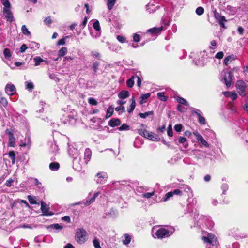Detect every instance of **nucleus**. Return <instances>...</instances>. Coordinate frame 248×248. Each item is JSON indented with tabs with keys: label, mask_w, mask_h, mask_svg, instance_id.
<instances>
[{
	"label": "nucleus",
	"mask_w": 248,
	"mask_h": 248,
	"mask_svg": "<svg viewBox=\"0 0 248 248\" xmlns=\"http://www.w3.org/2000/svg\"><path fill=\"white\" fill-rule=\"evenodd\" d=\"M50 228L55 229L56 230H61L62 228V227L59 224H54L50 226Z\"/></svg>",
	"instance_id": "obj_49"
},
{
	"label": "nucleus",
	"mask_w": 248,
	"mask_h": 248,
	"mask_svg": "<svg viewBox=\"0 0 248 248\" xmlns=\"http://www.w3.org/2000/svg\"><path fill=\"white\" fill-rule=\"evenodd\" d=\"M5 91L8 95L11 96L16 93V88L14 84L8 83L5 86Z\"/></svg>",
	"instance_id": "obj_9"
},
{
	"label": "nucleus",
	"mask_w": 248,
	"mask_h": 248,
	"mask_svg": "<svg viewBox=\"0 0 248 248\" xmlns=\"http://www.w3.org/2000/svg\"><path fill=\"white\" fill-rule=\"evenodd\" d=\"M92 156V151L89 148H86L84 153L85 163L87 164L90 160Z\"/></svg>",
	"instance_id": "obj_15"
},
{
	"label": "nucleus",
	"mask_w": 248,
	"mask_h": 248,
	"mask_svg": "<svg viewBox=\"0 0 248 248\" xmlns=\"http://www.w3.org/2000/svg\"><path fill=\"white\" fill-rule=\"evenodd\" d=\"M176 99L177 101L179 103L183 104V105H185L186 106H189V103L185 99H184L181 97L178 96H176Z\"/></svg>",
	"instance_id": "obj_23"
},
{
	"label": "nucleus",
	"mask_w": 248,
	"mask_h": 248,
	"mask_svg": "<svg viewBox=\"0 0 248 248\" xmlns=\"http://www.w3.org/2000/svg\"><path fill=\"white\" fill-rule=\"evenodd\" d=\"M193 134L196 138L199 144L201 146H204L206 147H209V144L208 142L204 139L203 137L197 132H193Z\"/></svg>",
	"instance_id": "obj_7"
},
{
	"label": "nucleus",
	"mask_w": 248,
	"mask_h": 248,
	"mask_svg": "<svg viewBox=\"0 0 248 248\" xmlns=\"http://www.w3.org/2000/svg\"><path fill=\"white\" fill-rule=\"evenodd\" d=\"M236 87L239 94L242 96H245L246 94V84L242 80H238L236 82Z\"/></svg>",
	"instance_id": "obj_5"
},
{
	"label": "nucleus",
	"mask_w": 248,
	"mask_h": 248,
	"mask_svg": "<svg viewBox=\"0 0 248 248\" xmlns=\"http://www.w3.org/2000/svg\"><path fill=\"white\" fill-rule=\"evenodd\" d=\"M113 108H108V109L107 110V112H106V118H108L110 117V116H111V115L113 114Z\"/></svg>",
	"instance_id": "obj_45"
},
{
	"label": "nucleus",
	"mask_w": 248,
	"mask_h": 248,
	"mask_svg": "<svg viewBox=\"0 0 248 248\" xmlns=\"http://www.w3.org/2000/svg\"><path fill=\"white\" fill-rule=\"evenodd\" d=\"M173 196L172 191L169 192L167 193L163 197V201H168L170 197H172Z\"/></svg>",
	"instance_id": "obj_36"
},
{
	"label": "nucleus",
	"mask_w": 248,
	"mask_h": 248,
	"mask_svg": "<svg viewBox=\"0 0 248 248\" xmlns=\"http://www.w3.org/2000/svg\"><path fill=\"white\" fill-rule=\"evenodd\" d=\"M0 103L4 107H7L8 105L7 99L3 97H0Z\"/></svg>",
	"instance_id": "obj_41"
},
{
	"label": "nucleus",
	"mask_w": 248,
	"mask_h": 248,
	"mask_svg": "<svg viewBox=\"0 0 248 248\" xmlns=\"http://www.w3.org/2000/svg\"><path fill=\"white\" fill-rule=\"evenodd\" d=\"M162 30V27L160 28H153L148 30V31L152 33H158L161 32Z\"/></svg>",
	"instance_id": "obj_30"
},
{
	"label": "nucleus",
	"mask_w": 248,
	"mask_h": 248,
	"mask_svg": "<svg viewBox=\"0 0 248 248\" xmlns=\"http://www.w3.org/2000/svg\"><path fill=\"white\" fill-rule=\"evenodd\" d=\"M129 129V125L125 124H123L122 126L119 127V130L120 131L127 130Z\"/></svg>",
	"instance_id": "obj_47"
},
{
	"label": "nucleus",
	"mask_w": 248,
	"mask_h": 248,
	"mask_svg": "<svg viewBox=\"0 0 248 248\" xmlns=\"http://www.w3.org/2000/svg\"><path fill=\"white\" fill-rule=\"evenodd\" d=\"M97 179L96 181L98 184H105L107 181L108 175L107 173L105 172H99L96 174Z\"/></svg>",
	"instance_id": "obj_8"
},
{
	"label": "nucleus",
	"mask_w": 248,
	"mask_h": 248,
	"mask_svg": "<svg viewBox=\"0 0 248 248\" xmlns=\"http://www.w3.org/2000/svg\"><path fill=\"white\" fill-rule=\"evenodd\" d=\"M62 220L67 222H68V223L70 222V221H71L70 217L68 216H65L63 217H62Z\"/></svg>",
	"instance_id": "obj_57"
},
{
	"label": "nucleus",
	"mask_w": 248,
	"mask_h": 248,
	"mask_svg": "<svg viewBox=\"0 0 248 248\" xmlns=\"http://www.w3.org/2000/svg\"><path fill=\"white\" fill-rule=\"evenodd\" d=\"M178 142L180 143L184 144V147L185 148H187L188 146V143L187 142V140L184 137H180L179 138Z\"/></svg>",
	"instance_id": "obj_22"
},
{
	"label": "nucleus",
	"mask_w": 248,
	"mask_h": 248,
	"mask_svg": "<svg viewBox=\"0 0 248 248\" xmlns=\"http://www.w3.org/2000/svg\"><path fill=\"white\" fill-rule=\"evenodd\" d=\"M93 243L95 248H101L100 245V241L97 237H94Z\"/></svg>",
	"instance_id": "obj_32"
},
{
	"label": "nucleus",
	"mask_w": 248,
	"mask_h": 248,
	"mask_svg": "<svg viewBox=\"0 0 248 248\" xmlns=\"http://www.w3.org/2000/svg\"><path fill=\"white\" fill-rule=\"evenodd\" d=\"M158 98L162 101L167 100V97L164 95L163 93L159 92L157 94Z\"/></svg>",
	"instance_id": "obj_42"
},
{
	"label": "nucleus",
	"mask_w": 248,
	"mask_h": 248,
	"mask_svg": "<svg viewBox=\"0 0 248 248\" xmlns=\"http://www.w3.org/2000/svg\"><path fill=\"white\" fill-rule=\"evenodd\" d=\"M67 48L66 47H62L58 51L59 57H63L67 53Z\"/></svg>",
	"instance_id": "obj_27"
},
{
	"label": "nucleus",
	"mask_w": 248,
	"mask_h": 248,
	"mask_svg": "<svg viewBox=\"0 0 248 248\" xmlns=\"http://www.w3.org/2000/svg\"><path fill=\"white\" fill-rule=\"evenodd\" d=\"M232 80V75L231 72L227 73H225L224 77V82L227 88L230 87L231 82Z\"/></svg>",
	"instance_id": "obj_10"
},
{
	"label": "nucleus",
	"mask_w": 248,
	"mask_h": 248,
	"mask_svg": "<svg viewBox=\"0 0 248 248\" xmlns=\"http://www.w3.org/2000/svg\"><path fill=\"white\" fill-rule=\"evenodd\" d=\"M236 59V57L233 55H231L228 56L226 57L224 60V63L226 65H228L230 64L232 61L235 60Z\"/></svg>",
	"instance_id": "obj_18"
},
{
	"label": "nucleus",
	"mask_w": 248,
	"mask_h": 248,
	"mask_svg": "<svg viewBox=\"0 0 248 248\" xmlns=\"http://www.w3.org/2000/svg\"><path fill=\"white\" fill-rule=\"evenodd\" d=\"M131 100H132V102L129 106V108H128V109H127V111L129 113L132 112L135 109V106H136V102H135L134 97L132 98Z\"/></svg>",
	"instance_id": "obj_25"
},
{
	"label": "nucleus",
	"mask_w": 248,
	"mask_h": 248,
	"mask_svg": "<svg viewBox=\"0 0 248 248\" xmlns=\"http://www.w3.org/2000/svg\"><path fill=\"white\" fill-rule=\"evenodd\" d=\"M41 210L44 215L48 216L53 215L52 213H50L49 212V205H47L43 201L41 202Z\"/></svg>",
	"instance_id": "obj_12"
},
{
	"label": "nucleus",
	"mask_w": 248,
	"mask_h": 248,
	"mask_svg": "<svg viewBox=\"0 0 248 248\" xmlns=\"http://www.w3.org/2000/svg\"><path fill=\"white\" fill-rule=\"evenodd\" d=\"M3 54L6 58H9L11 56V54L10 49L8 48H5L3 51Z\"/></svg>",
	"instance_id": "obj_38"
},
{
	"label": "nucleus",
	"mask_w": 248,
	"mask_h": 248,
	"mask_svg": "<svg viewBox=\"0 0 248 248\" xmlns=\"http://www.w3.org/2000/svg\"><path fill=\"white\" fill-rule=\"evenodd\" d=\"M224 56V53L222 51H220V52H219L218 53H217L216 54V56H215V57L216 58H217V59H221L223 58Z\"/></svg>",
	"instance_id": "obj_55"
},
{
	"label": "nucleus",
	"mask_w": 248,
	"mask_h": 248,
	"mask_svg": "<svg viewBox=\"0 0 248 248\" xmlns=\"http://www.w3.org/2000/svg\"><path fill=\"white\" fill-rule=\"evenodd\" d=\"M154 195V192H148V193H144L142 195V196L143 197L149 199V198H150Z\"/></svg>",
	"instance_id": "obj_50"
},
{
	"label": "nucleus",
	"mask_w": 248,
	"mask_h": 248,
	"mask_svg": "<svg viewBox=\"0 0 248 248\" xmlns=\"http://www.w3.org/2000/svg\"><path fill=\"white\" fill-rule=\"evenodd\" d=\"M21 30L23 33L26 35H30V32L28 31L25 25H23L21 27Z\"/></svg>",
	"instance_id": "obj_43"
},
{
	"label": "nucleus",
	"mask_w": 248,
	"mask_h": 248,
	"mask_svg": "<svg viewBox=\"0 0 248 248\" xmlns=\"http://www.w3.org/2000/svg\"><path fill=\"white\" fill-rule=\"evenodd\" d=\"M33 60L35 62V66L39 65L41 62L44 61V60H43L40 57H35L34 58Z\"/></svg>",
	"instance_id": "obj_34"
},
{
	"label": "nucleus",
	"mask_w": 248,
	"mask_h": 248,
	"mask_svg": "<svg viewBox=\"0 0 248 248\" xmlns=\"http://www.w3.org/2000/svg\"><path fill=\"white\" fill-rule=\"evenodd\" d=\"M133 40L136 42H139L140 41V36L139 35L135 34L133 36Z\"/></svg>",
	"instance_id": "obj_58"
},
{
	"label": "nucleus",
	"mask_w": 248,
	"mask_h": 248,
	"mask_svg": "<svg viewBox=\"0 0 248 248\" xmlns=\"http://www.w3.org/2000/svg\"><path fill=\"white\" fill-rule=\"evenodd\" d=\"M68 152L69 155L74 159L73 165H74L76 161V159L79 155V151L78 149L71 147L69 149Z\"/></svg>",
	"instance_id": "obj_11"
},
{
	"label": "nucleus",
	"mask_w": 248,
	"mask_h": 248,
	"mask_svg": "<svg viewBox=\"0 0 248 248\" xmlns=\"http://www.w3.org/2000/svg\"><path fill=\"white\" fill-rule=\"evenodd\" d=\"M173 195H181L182 193V191L179 189H175L173 191H172Z\"/></svg>",
	"instance_id": "obj_64"
},
{
	"label": "nucleus",
	"mask_w": 248,
	"mask_h": 248,
	"mask_svg": "<svg viewBox=\"0 0 248 248\" xmlns=\"http://www.w3.org/2000/svg\"><path fill=\"white\" fill-rule=\"evenodd\" d=\"M1 3L4 6L3 8H10L11 5L8 0H1Z\"/></svg>",
	"instance_id": "obj_39"
},
{
	"label": "nucleus",
	"mask_w": 248,
	"mask_h": 248,
	"mask_svg": "<svg viewBox=\"0 0 248 248\" xmlns=\"http://www.w3.org/2000/svg\"><path fill=\"white\" fill-rule=\"evenodd\" d=\"M88 102L93 106H96L98 104L97 101L94 98L92 97L88 99Z\"/></svg>",
	"instance_id": "obj_46"
},
{
	"label": "nucleus",
	"mask_w": 248,
	"mask_h": 248,
	"mask_svg": "<svg viewBox=\"0 0 248 248\" xmlns=\"http://www.w3.org/2000/svg\"><path fill=\"white\" fill-rule=\"evenodd\" d=\"M138 133L144 137L149 139L153 141H158L159 138L157 135L154 134L144 129H139Z\"/></svg>",
	"instance_id": "obj_4"
},
{
	"label": "nucleus",
	"mask_w": 248,
	"mask_h": 248,
	"mask_svg": "<svg viewBox=\"0 0 248 248\" xmlns=\"http://www.w3.org/2000/svg\"><path fill=\"white\" fill-rule=\"evenodd\" d=\"M183 126L181 124H176L174 126V129L177 132H180L182 130Z\"/></svg>",
	"instance_id": "obj_52"
},
{
	"label": "nucleus",
	"mask_w": 248,
	"mask_h": 248,
	"mask_svg": "<svg viewBox=\"0 0 248 248\" xmlns=\"http://www.w3.org/2000/svg\"><path fill=\"white\" fill-rule=\"evenodd\" d=\"M89 239V234L83 228H78L75 234V240L79 244L85 243Z\"/></svg>",
	"instance_id": "obj_3"
},
{
	"label": "nucleus",
	"mask_w": 248,
	"mask_h": 248,
	"mask_svg": "<svg viewBox=\"0 0 248 248\" xmlns=\"http://www.w3.org/2000/svg\"><path fill=\"white\" fill-rule=\"evenodd\" d=\"M202 240L204 242H207L211 244L213 246H217L218 242L217 238L213 234H209L207 237L202 236Z\"/></svg>",
	"instance_id": "obj_6"
},
{
	"label": "nucleus",
	"mask_w": 248,
	"mask_h": 248,
	"mask_svg": "<svg viewBox=\"0 0 248 248\" xmlns=\"http://www.w3.org/2000/svg\"><path fill=\"white\" fill-rule=\"evenodd\" d=\"M3 15L8 21L12 22L13 20V16L10 8H3Z\"/></svg>",
	"instance_id": "obj_13"
},
{
	"label": "nucleus",
	"mask_w": 248,
	"mask_h": 248,
	"mask_svg": "<svg viewBox=\"0 0 248 248\" xmlns=\"http://www.w3.org/2000/svg\"><path fill=\"white\" fill-rule=\"evenodd\" d=\"M99 194H100L99 192H96V193H94L92 198H91L89 200H86V201L84 202V205L85 206L90 205L91 203H92L93 202H94L95 199L96 198V197H98V196L99 195Z\"/></svg>",
	"instance_id": "obj_17"
},
{
	"label": "nucleus",
	"mask_w": 248,
	"mask_h": 248,
	"mask_svg": "<svg viewBox=\"0 0 248 248\" xmlns=\"http://www.w3.org/2000/svg\"><path fill=\"white\" fill-rule=\"evenodd\" d=\"M204 8L202 7H198L196 10V13L199 15L201 16L204 13Z\"/></svg>",
	"instance_id": "obj_40"
},
{
	"label": "nucleus",
	"mask_w": 248,
	"mask_h": 248,
	"mask_svg": "<svg viewBox=\"0 0 248 248\" xmlns=\"http://www.w3.org/2000/svg\"><path fill=\"white\" fill-rule=\"evenodd\" d=\"M116 0H108L107 4L108 9L109 10L112 9L116 3Z\"/></svg>",
	"instance_id": "obj_29"
},
{
	"label": "nucleus",
	"mask_w": 248,
	"mask_h": 248,
	"mask_svg": "<svg viewBox=\"0 0 248 248\" xmlns=\"http://www.w3.org/2000/svg\"><path fill=\"white\" fill-rule=\"evenodd\" d=\"M5 134L8 138V146L15 147L16 145V137L18 138L19 132L15 129H7L5 130Z\"/></svg>",
	"instance_id": "obj_2"
},
{
	"label": "nucleus",
	"mask_w": 248,
	"mask_h": 248,
	"mask_svg": "<svg viewBox=\"0 0 248 248\" xmlns=\"http://www.w3.org/2000/svg\"><path fill=\"white\" fill-rule=\"evenodd\" d=\"M122 241L124 244L127 245L131 241V237L128 234H124L122 237Z\"/></svg>",
	"instance_id": "obj_20"
},
{
	"label": "nucleus",
	"mask_w": 248,
	"mask_h": 248,
	"mask_svg": "<svg viewBox=\"0 0 248 248\" xmlns=\"http://www.w3.org/2000/svg\"><path fill=\"white\" fill-rule=\"evenodd\" d=\"M8 155L10 158H11L12 160V163L13 164H14L16 162V158H15V154L14 151H10L8 153Z\"/></svg>",
	"instance_id": "obj_31"
},
{
	"label": "nucleus",
	"mask_w": 248,
	"mask_h": 248,
	"mask_svg": "<svg viewBox=\"0 0 248 248\" xmlns=\"http://www.w3.org/2000/svg\"><path fill=\"white\" fill-rule=\"evenodd\" d=\"M49 167L52 170H56L59 169L60 165L57 162H52L49 164Z\"/></svg>",
	"instance_id": "obj_24"
},
{
	"label": "nucleus",
	"mask_w": 248,
	"mask_h": 248,
	"mask_svg": "<svg viewBox=\"0 0 248 248\" xmlns=\"http://www.w3.org/2000/svg\"><path fill=\"white\" fill-rule=\"evenodd\" d=\"M214 17L218 20L219 23H221L222 22L226 21L225 18L224 16H221L219 13L217 12L216 10L214 12Z\"/></svg>",
	"instance_id": "obj_14"
},
{
	"label": "nucleus",
	"mask_w": 248,
	"mask_h": 248,
	"mask_svg": "<svg viewBox=\"0 0 248 248\" xmlns=\"http://www.w3.org/2000/svg\"><path fill=\"white\" fill-rule=\"evenodd\" d=\"M93 28L96 31H100L101 30L100 27V24L98 20H96L93 24Z\"/></svg>",
	"instance_id": "obj_37"
},
{
	"label": "nucleus",
	"mask_w": 248,
	"mask_h": 248,
	"mask_svg": "<svg viewBox=\"0 0 248 248\" xmlns=\"http://www.w3.org/2000/svg\"><path fill=\"white\" fill-rule=\"evenodd\" d=\"M26 89L29 90H32L34 88V85L33 83L31 82H25Z\"/></svg>",
	"instance_id": "obj_44"
},
{
	"label": "nucleus",
	"mask_w": 248,
	"mask_h": 248,
	"mask_svg": "<svg viewBox=\"0 0 248 248\" xmlns=\"http://www.w3.org/2000/svg\"><path fill=\"white\" fill-rule=\"evenodd\" d=\"M135 78L134 76H132L131 78L128 79L126 81V85L129 88H132L134 84V79Z\"/></svg>",
	"instance_id": "obj_28"
},
{
	"label": "nucleus",
	"mask_w": 248,
	"mask_h": 248,
	"mask_svg": "<svg viewBox=\"0 0 248 248\" xmlns=\"http://www.w3.org/2000/svg\"><path fill=\"white\" fill-rule=\"evenodd\" d=\"M129 96V93L126 90H123L121 91L118 94V97L120 99H125Z\"/></svg>",
	"instance_id": "obj_19"
},
{
	"label": "nucleus",
	"mask_w": 248,
	"mask_h": 248,
	"mask_svg": "<svg viewBox=\"0 0 248 248\" xmlns=\"http://www.w3.org/2000/svg\"><path fill=\"white\" fill-rule=\"evenodd\" d=\"M44 22L46 24L49 25L52 23V20L50 18V17L48 16L44 19Z\"/></svg>",
	"instance_id": "obj_54"
},
{
	"label": "nucleus",
	"mask_w": 248,
	"mask_h": 248,
	"mask_svg": "<svg viewBox=\"0 0 248 248\" xmlns=\"http://www.w3.org/2000/svg\"><path fill=\"white\" fill-rule=\"evenodd\" d=\"M14 182L12 179H9L6 181V185L8 187H10L11 186L12 183Z\"/></svg>",
	"instance_id": "obj_63"
},
{
	"label": "nucleus",
	"mask_w": 248,
	"mask_h": 248,
	"mask_svg": "<svg viewBox=\"0 0 248 248\" xmlns=\"http://www.w3.org/2000/svg\"><path fill=\"white\" fill-rule=\"evenodd\" d=\"M151 94L147 93L142 94L140 98V103L141 104H143L146 102V100L150 96Z\"/></svg>",
	"instance_id": "obj_21"
},
{
	"label": "nucleus",
	"mask_w": 248,
	"mask_h": 248,
	"mask_svg": "<svg viewBox=\"0 0 248 248\" xmlns=\"http://www.w3.org/2000/svg\"><path fill=\"white\" fill-rule=\"evenodd\" d=\"M115 110L117 111H121L122 112H124L125 110V108L124 106H119V107H116L115 108Z\"/></svg>",
	"instance_id": "obj_59"
},
{
	"label": "nucleus",
	"mask_w": 248,
	"mask_h": 248,
	"mask_svg": "<svg viewBox=\"0 0 248 248\" xmlns=\"http://www.w3.org/2000/svg\"><path fill=\"white\" fill-rule=\"evenodd\" d=\"M28 48V47L25 44H23L21 45L20 48V51L21 53H23L25 51V50Z\"/></svg>",
	"instance_id": "obj_56"
},
{
	"label": "nucleus",
	"mask_w": 248,
	"mask_h": 248,
	"mask_svg": "<svg viewBox=\"0 0 248 248\" xmlns=\"http://www.w3.org/2000/svg\"><path fill=\"white\" fill-rule=\"evenodd\" d=\"M232 100H235L237 98V94L235 93L232 92L230 97Z\"/></svg>",
	"instance_id": "obj_60"
},
{
	"label": "nucleus",
	"mask_w": 248,
	"mask_h": 248,
	"mask_svg": "<svg viewBox=\"0 0 248 248\" xmlns=\"http://www.w3.org/2000/svg\"><path fill=\"white\" fill-rule=\"evenodd\" d=\"M198 121L199 123L202 125H204L206 124L205 119L201 114H198Z\"/></svg>",
	"instance_id": "obj_35"
},
{
	"label": "nucleus",
	"mask_w": 248,
	"mask_h": 248,
	"mask_svg": "<svg viewBox=\"0 0 248 248\" xmlns=\"http://www.w3.org/2000/svg\"><path fill=\"white\" fill-rule=\"evenodd\" d=\"M28 199L30 202V203L31 204H38L37 202L35 200V198L34 197H33L31 195H29L28 196Z\"/></svg>",
	"instance_id": "obj_33"
},
{
	"label": "nucleus",
	"mask_w": 248,
	"mask_h": 248,
	"mask_svg": "<svg viewBox=\"0 0 248 248\" xmlns=\"http://www.w3.org/2000/svg\"><path fill=\"white\" fill-rule=\"evenodd\" d=\"M154 114V111H149L148 112H146L145 113H140L139 114V115L141 118L145 119L147 118L148 116L150 115H152Z\"/></svg>",
	"instance_id": "obj_26"
},
{
	"label": "nucleus",
	"mask_w": 248,
	"mask_h": 248,
	"mask_svg": "<svg viewBox=\"0 0 248 248\" xmlns=\"http://www.w3.org/2000/svg\"><path fill=\"white\" fill-rule=\"evenodd\" d=\"M121 124L120 120L119 119L113 118L108 122V125L111 127H115Z\"/></svg>",
	"instance_id": "obj_16"
},
{
	"label": "nucleus",
	"mask_w": 248,
	"mask_h": 248,
	"mask_svg": "<svg viewBox=\"0 0 248 248\" xmlns=\"http://www.w3.org/2000/svg\"><path fill=\"white\" fill-rule=\"evenodd\" d=\"M167 134H168V135L170 137L172 136L173 131H172V127H170V128H168Z\"/></svg>",
	"instance_id": "obj_62"
},
{
	"label": "nucleus",
	"mask_w": 248,
	"mask_h": 248,
	"mask_svg": "<svg viewBox=\"0 0 248 248\" xmlns=\"http://www.w3.org/2000/svg\"><path fill=\"white\" fill-rule=\"evenodd\" d=\"M237 31L240 34L242 35L244 33V30L241 26H239L237 29Z\"/></svg>",
	"instance_id": "obj_61"
},
{
	"label": "nucleus",
	"mask_w": 248,
	"mask_h": 248,
	"mask_svg": "<svg viewBox=\"0 0 248 248\" xmlns=\"http://www.w3.org/2000/svg\"><path fill=\"white\" fill-rule=\"evenodd\" d=\"M99 65V63L97 62H95L93 63V70L95 73L97 72Z\"/></svg>",
	"instance_id": "obj_53"
},
{
	"label": "nucleus",
	"mask_w": 248,
	"mask_h": 248,
	"mask_svg": "<svg viewBox=\"0 0 248 248\" xmlns=\"http://www.w3.org/2000/svg\"><path fill=\"white\" fill-rule=\"evenodd\" d=\"M173 232V228L169 229L159 226L154 227L152 230L153 237L160 239L170 236L172 234Z\"/></svg>",
	"instance_id": "obj_1"
},
{
	"label": "nucleus",
	"mask_w": 248,
	"mask_h": 248,
	"mask_svg": "<svg viewBox=\"0 0 248 248\" xmlns=\"http://www.w3.org/2000/svg\"><path fill=\"white\" fill-rule=\"evenodd\" d=\"M117 39L121 43H124L126 41L125 38L122 35H118L117 36Z\"/></svg>",
	"instance_id": "obj_51"
},
{
	"label": "nucleus",
	"mask_w": 248,
	"mask_h": 248,
	"mask_svg": "<svg viewBox=\"0 0 248 248\" xmlns=\"http://www.w3.org/2000/svg\"><path fill=\"white\" fill-rule=\"evenodd\" d=\"M68 36H66L57 42V45H63L65 44V39L67 38Z\"/></svg>",
	"instance_id": "obj_48"
}]
</instances>
